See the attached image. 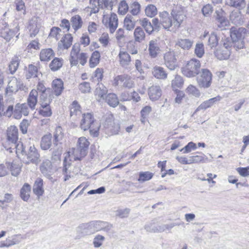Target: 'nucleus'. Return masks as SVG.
Listing matches in <instances>:
<instances>
[{
	"label": "nucleus",
	"instance_id": "obj_54",
	"mask_svg": "<svg viewBox=\"0 0 249 249\" xmlns=\"http://www.w3.org/2000/svg\"><path fill=\"white\" fill-rule=\"evenodd\" d=\"M145 12L147 16L152 18L157 14V9L155 6L150 4L146 7Z\"/></svg>",
	"mask_w": 249,
	"mask_h": 249
},
{
	"label": "nucleus",
	"instance_id": "obj_48",
	"mask_svg": "<svg viewBox=\"0 0 249 249\" xmlns=\"http://www.w3.org/2000/svg\"><path fill=\"white\" fill-rule=\"evenodd\" d=\"M225 3L227 5L238 8H242L245 5V0H226Z\"/></svg>",
	"mask_w": 249,
	"mask_h": 249
},
{
	"label": "nucleus",
	"instance_id": "obj_52",
	"mask_svg": "<svg viewBox=\"0 0 249 249\" xmlns=\"http://www.w3.org/2000/svg\"><path fill=\"white\" fill-rule=\"evenodd\" d=\"M183 85V80L182 77L178 75H176L174 79L172 81V87L176 89L178 88H180Z\"/></svg>",
	"mask_w": 249,
	"mask_h": 249
},
{
	"label": "nucleus",
	"instance_id": "obj_32",
	"mask_svg": "<svg viewBox=\"0 0 249 249\" xmlns=\"http://www.w3.org/2000/svg\"><path fill=\"white\" fill-rule=\"evenodd\" d=\"M230 19L235 25H241L243 23L240 9L233 11L230 15Z\"/></svg>",
	"mask_w": 249,
	"mask_h": 249
},
{
	"label": "nucleus",
	"instance_id": "obj_10",
	"mask_svg": "<svg viewBox=\"0 0 249 249\" xmlns=\"http://www.w3.org/2000/svg\"><path fill=\"white\" fill-rule=\"evenodd\" d=\"M25 238L26 237L21 234H14L10 236H8L5 241L1 242L0 247L9 248L16 245H18L22 240Z\"/></svg>",
	"mask_w": 249,
	"mask_h": 249
},
{
	"label": "nucleus",
	"instance_id": "obj_13",
	"mask_svg": "<svg viewBox=\"0 0 249 249\" xmlns=\"http://www.w3.org/2000/svg\"><path fill=\"white\" fill-rule=\"evenodd\" d=\"M22 86L23 84L20 79H18L15 77H12L8 82L6 92L7 94L16 92Z\"/></svg>",
	"mask_w": 249,
	"mask_h": 249
},
{
	"label": "nucleus",
	"instance_id": "obj_58",
	"mask_svg": "<svg viewBox=\"0 0 249 249\" xmlns=\"http://www.w3.org/2000/svg\"><path fill=\"white\" fill-rule=\"evenodd\" d=\"M195 53L196 55L201 58L204 54V45L202 43H198L196 45Z\"/></svg>",
	"mask_w": 249,
	"mask_h": 249
},
{
	"label": "nucleus",
	"instance_id": "obj_57",
	"mask_svg": "<svg viewBox=\"0 0 249 249\" xmlns=\"http://www.w3.org/2000/svg\"><path fill=\"white\" fill-rule=\"evenodd\" d=\"M186 92L189 94H191L196 97H199L201 94L199 89L193 85H190L187 87Z\"/></svg>",
	"mask_w": 249,
	"mask_h": 249
},
{
	"label": "nucleus",
	"instance_id": "obj_45",
	"mask_svg": "<svg viewBox=\"0 0 249 249\" xmlns=\"http://www.w3.org/2000/svg\"><path fill=\"white\" fill-rule=\"evenodd\" d=\"M141 25L144 28L147 33L150 35L154 31V29L152 24L147 18H143L140 20Z\"/></svg>",
	"mask_w": 249,
	"mask_h": 249
},
{
	"label": "nucleus",
	"instance_id": "obj_39",
	"mask_svg": "<svg viewBox=\"0 0 249 249\" xmlns=\"http://www.w3.org/2000/svg\"><path fill=\"white\" fill-rule=\"evenodd\" d=\"M31 186L26 183H25L20 190V197L25 201H27L30 197V193L31 192Z\"/></svg>",
	"mask_w": 249,
	"mask_h": 249
},
{
	"label": "nucleus",
	"instance_id": "obj_3",
	"mask_svg": "<svg viewBox=\"0 0 249 249\" xmlns=\"http://www.w3.org/2000/svg\"><path fill=\"white\" fill-rule=\"evenodd\" d=\"M200 66L201 63L199 60L196 59H192L181 68V72L184 76L187 77H194L198 74Z\"/></svg>",
	"mask_w": 249,
	"mask_h": 249
},
{
	"label": "nucleus",
	"instance_id": "obj_2",
	"mask_svg": "<svg viewBox=\"0 0 249 249\" xmlns=\"http://www.w3.org/2000/svg\"><path fill=\"white\" fill-rule=\"evenodd\" d=\"M80 126L84 131L89 129L90 135L93 137H96L99 135L100 124L96 121L92 115L90 113H87L83 115Z\"/></svg>",
	"mask_w": 249,
	"mask_h": 249
},
{
	"label": "nucleus",
	"instance_id": "obj_29",
	"mask_svg": "<svg viewBox=\"0 0 249 249\" xmlns=\"http://www.w3.org/2000/svg\"><path fill=\"white\" fill-rule=\"evenodd\" d=\"M118 57L120 64L122 67L126 68L130 64L131 57L126 52L121 51Z\"/></svg>",
	"mask_w": 249,
	"mask_h": 249
},
{
	"label": "nucleus",
	"instance_id": "obj_36",
	"mask_svg": "<svg viewBox=\"0 0 249 249\" xmlns=\"http://www.w3.org/2000/svg\"><path fill=\"white\" fill-rule=\"evenodd\" d=\"M154 76L158 79H164L167 78V73L162 67L155 66L152 71Z\"/></svg>",
	"mask_w": 249,
	"mask_h": 249
},
{
	"label": "nucleus",
	"instance_id": "obj_12",
	"mask_svg": "<svg viewBox=\"0 0 249 249\" xmlns=\"http://www.w3.org/2000/svg\"><path fill=\"white\" fill-rule=\"evenodd\" d=\"M76 231L79 234L78 238L87 235L94 233L91 221L89 223H82L76 229Z\"/></svg>",
	"mask_w": 249,
	"mask_h": 249
},
{
	"label": "nucleus",
	"instance_id": "obj_53",
	"mask_svg": "<svg viewBox=\"0 0 249 249\" xmlns=\"http://www.w3.org/2000/svg\"><path fill=\"white\" fill-rule=\"evenodd\" d=\"M135 25V23L131 20V16L127 15L124 20V27L126 30L131 31L134 28Z\"/></svg>",
	"mask_w": 249,
	"mask_h": 249
},
{
	"label": "nucleus",
	"instance_id": "obj_34",
	"mask_svg": "<svg viewBox=\"0 0 249 249\" xmlns=\"http://www.w3.org/2000/svg\"><path fill=\"white\" fill-rule=\"evenodd\" d=\"M53 89L55 95H60L64 89L63 82L60 79H56L53 81Z\"/></svg>",
	"mask_w": 249,
	"mask_h": 249
},
{
	"label": "nucleus",
	"instance_id": "obj_20",
	"mask_svg": "<svg viewBox=\"0 0 249 249\" xmlns=\"http://www.w3.org/2000/svg\"><path fill=\"white\" fill-rule=\"evenodd\" d=\"M246 29L243 27L238 29L231 28V37L232 41L244 40L246 34Z\"/></svg>",
	"mask_w": 249,
	"mask_h": 249
},
{
	"label": "nucleus",
	"instance_id": "obj_43",
	"mask_svg": "<svg viewBox=\"0 0 249 249\" xmlns=\"http://www.w3.org/2000/svg\"><path fill=\"white\" fill-rule=\"evenodd\" d=\"M54 144L57 145L58 142L61 143L64 138V133L61 127L57 126L53 133Z\"/></svg>",
	"mask_w": 249,
	"mask_h": 249
},
{
	"label": "nucleus",
	"instance_id": "obj_15",
	"mask_svg": "<svg viewBox=\"0 0 249 249\" xmlns=\"http://www.w3.org/2000/svg\"><path fill=\"white\" fill-rule=\"evenodd\" d=\"M221 99V97L220 96H217L204 101L196 108L192 116L194 117L197 112L201 110H205L208 108L211 107L214 104L219 101Z\"/></svg>",
	"mask_w": 249,
	"mask_h": 249
},
{
	"label": "nucleus",
	"instance_id": "obj_33",
	"mask_svg": "<svg viewBox=\"0 0 249 249\" xmlns=\"http://www.w3.org/2000/svg\"><path fill=\"white\" fill-rule=\"evenodd\" d=\"M54 54V52L52 49H42L40 53V59L41 61H48Z\"/></svg>",
	"mask_w": 249,
	"mask_h": 249
},
{
	"label": "nucleus",
	"instance_id": "obj_21",
	"mask_svg": "<svg viewBox=\"0 0 249 249\" xmlns=\"http://www.w3.org/2000/svg\"><path fill=\"white\" fill-rule=\"evenodd\" d=\"M104 126L107 132L112 135L117 134L120 130L119 124H116L111 119H107Z\"/></svg>",
	"mask_w": 249,
	"mask_h": 249
},
{
	"label": "nucleus",
	"instance_id": "obj_42",
	"mask_svg": "<svg viewBox=\"0 0 249 249\" xmlns=\"http://www.w3.org/2000/svg\"><path fill=\"white\" fill-rule=\"evenodd\" d=\"M80 107L77 102L74 101L71 104L70 107V115L71 117H80L81 115V111L80 110Z\"/></svg>",
	"mask_w": 249,
	"mask_h": 249
},
{
	"label": "nucleus",
	"instance_id": "obj_27",
	"mask_svg": "<svg viewBox=\"0 0 249 249\" xmlns=\"http://www.w3.org/2000/svg\"><path fill=\"white\" fill-rule=\"evenodd\" d=\"M38 92L36 89H32L27 98V104L29 108L32 110H34L36 106L37 103Z\"/></svg>",
	"mask_w": 249,
	"mask_h": 249
},
{
	"label": "nucleus",
	"instance_id": "obj_31",
	"mask_svg": "<svg viewBox=\"0 0 249 249\" xmlns=\"http://www.w3.org/2000/svg\"><path fill=\"white\" fill-rule=\"evenodd\" d=\"M70 22L74 32H76L77 30L81 29L83 25L82 19L78 15L72 16L71 18Z\"/></svg>",
	"mask_w": 249,
	"mask_h": 249
},
{
	"label": "nucleus",
	"instance_id": "obj_44",
	"mask_svg": "<svg viewBox=\"0 0 249 249\" xmlns=\"http://www.w3.org/2000/svg\"><path fill=\"white\" fill-rule=\"evenodd\" d=\"M63 63V60L62 58L55 57L50 63L49 67L52 71H55L62 67Z\"/></svg>",
	"mask_w": 249,
	"mask_h": 249
},
{
	"label": "nucleus",
	"instance_id": "obj_35",
	"mask_svg": "<svg viewBox=\"0 0 249 249\" xmlns=\"http://www.w3.org/2000/svg\"><path fill=\"white\" fill-rule=\"evenodd\" d=\"M52 136L51 133L44 135L41 139L40 146L42 149H49L52 145Z\"/></svg>",
	"mask_w": 249,
	"mask_h": 249
},
{
	"label": "nucleus",
	"instance_id": "obj_9",
	"mask_svg": "<svg viewBox=\"0 0 249 249\" xmlns=\"http://www.w3.org/2000/svg\"><path fill=\"white\" fill-rule=\"evenodd\" d=\"M164 64L170 70H174L178 66L177 58L175 52L170 51L163 55Z\"/></svg>",
	"mask_w": 249,
	"mask_h": 249
},
{
	"label": "nucleus",
	"instance_id": "obj_5",
	"mask_svg": "<svg viewBox=\"0 0 249 249\" xmlns=\"http://www.w3.org/2000/svg\"><path fill=\"white\" fill-rule=\"evenodd\" d=\"M231 42L227 40L223 41L214 52V55L219 60L228 59L231 53Z\"/></svg>",
	"mask_w": 249,
	"mask_h": 249
},
{
	"label": "nucleus",
	"instance_id": "obj_60",
	"mask_svg": "<svg viewBox=\"0 0 249 249\" xmlns=\"http://www.w3.org/2000/svg\"><path fill=\"white\" fill-rule=\"evenodd\" d=\"M37 89L42 92L40 95V100H44L46 98H50V96L48 97V94L46 92L45 87L41 82H38L37 85Z\"/></svg>",
	"mask_w": 249,
	"mask_h": 249
},
{
	"label": "nucleus",
	"instance_id": "obj_14",
	"mask_svg": "<svg viewBox=\"0 0 249 249\" xmlns=\"http://www.w3.org/2000/svg\"><path fill=\"white\" fill-rule=\"evenodd\" d=\"M25 155L27 157V163H33L37 164L40 160V155L34 145L30 146L28 153H26Z\"/></svg>",
	"mask_w": 249,
	"mask_h": 249
},
{
	"label": "nucleus",
	"instance_id": "obj_16",
	"mask_svg": "<svg viewBox=\"0 0 249 249\" xmlns=\"http://www.w3.org/2000/svg\"><path fill=\"white\" fill-rule=\"evenodd\" d=\"M40 27V19L37 17L32 18L28 27L30 36L35 37L38 34Z\"/></svg>",
	"mask_w": 249,
	"mask_h": 249
},
{
	"label": "nucleus",
	"instance_id": "obj_17",
	"mask_svg": "<svg viewBox=\"0 0 249 249\" xmlns=\"http://www.w3.org/2000/svg\"><path fill=\"white\" fill-rule=\"evenodd\" d=\"M51 102L50 98H46L44 100H40V105L41 108L39 110V113L44 117H49L52 114V110L50 107Z\"/></svg>",
	"mask_w": 249,
	"mask_h": 249
},
{
	"label": "nucleus",
	"instance_id": "obj_18",
	"mask_svg": "<svg viewBox=\"0 0 249 249\" xmlns=\"http://www.w3.org/2000/svg\"><path fill=\"white\" fill-rule=\"evenodd\" d=\"M73 37L71 34H67L63 36L58 43V49L60 51L68 50L72 45Z\"/></svg>",
	"mask_w": 249,
	"mask_h": 249
},
{
	"label": "nucleus",
	"instance_id": "obj_22",
	"mask_svg": "<svg viewBox=\"0 0 249 249\" xmlns=\"http://www.w3.org/2000/svg\"><path fill=\"white\" fill-rule=\"evenodd\" d=\"M148 51L152 58H156L160 53L161 50L156 40H151L149 42Z\"/></svg>",
	"mask_w": 249,
	"mask_h": 249
},
{
	"label": "nucleus",
	"instance_id": "obj_47",
	"mask_svg": "<svg viewBox=\"0 0 249 249\" xmlns=\"http://www.w3.org/2000/svg\"><path fill=\"white\" fill-rule=\"evenodd\" d=\"M107 92V89L103 85L98 84L95 90V95L100 98L105 99Z\"/></svg>",
	"mask_w": 249,
	"mask_h": 249
},
{
	"label": "nucleus",
	"instance_id": "obj_23",
	"mask_svg": "<svg viewBox=\"0 0 249 249\" xmlns=\"http://www.w3.org/2000/svg\"><path fill=\"white\" fill-rule=\"evenodd\" d=\"M80 51V45L79 43H75L72 46L70 54V62L71 66L78 64V56Z\"/></svg>",
	"mask_w": 249,
	"mask_h": 249
},
{
	"label": "nucleus",
	"instance_id": "obj_6",
	"mask_svg": "<svg viewBox=\"0 0 249 249\" xmlns=\"http://www.w3.org/2000/svg\"><path fill=\"white\" fill-rule=\"evenodd\" d=\"M212 78L211 72L207 69H202L197 74L196 80L200 88H208L211 85Z\"/></svg>",
	"mask_w": 249,
	"mask_h": 249
},
{
	"label": "nucleus",
	"instance_id": "obj_25",
	"mask_svg": "<svg viewBox=\"0 0 249 249\" xmlns=\"http://www.w3.org/2000/svg\"><path fill=\"white\" fill-rule=\"evenodd\" d=\"M43 179L40 178H38L35 180L33 187V193L39 198L42 196L44 193V190L43 189Z\"/></svg>",
	"mask_w": 249,
	"mask_h": 249
},
{
	"label": "nucleus",
	"instance_id": "obj_37",
	"mask_svg": "<svg viewBox=\"0 0 249 249\" xmlns=\"http://www.w3.org/2000/svg\"><path fill=\"white\" fill-rule=\"evenodd\" d=\"M10 146H12V148L11 149H8V150H9L10 152H13V150H15L16 154L18 156H19V154L24 155L26 154L25 147H24L23 143L20 142H15L11 145Z\"/></svg>",
	"mask_w": 249,
	"mask_h": 249
},
{
	"label": "nucleus",
	"instance_id": "obj_50",
	"mask_svg": "<svg viewBox=\"0 0 249 249\" xmlns=\"http://www.w3.org/2000/svg\"><path fill=\"white\" fill-rule=\"evenodd\" d=\"M153 176V173L148 171L141 172L139 173V177L138 179V181L140 182H144L151 179Z\"/></svg>",
	"mask_w": 249,
	"mask_h": 249
},
{
	"label": "nucleus",
	"instance_id": "obj_38",
	"mask_svg": "<svg viewBox=\"0 0 249 249\" xmlns=\"http://www.w3.org/2000/svg\"><path fill=\"white\" fill-rule=\"evenodd\" d=\"M194 41L189 39H179L178 40L176 45L183 50H189L193 46Z\"/></svg>",
	"mask_w": 249,
	"mask_h": 249
},
{
	"label": "nucleus",
	"instance_id": "obj_62",
	"mask_svg": "<svg viewBox=\"0 0 249 249\" xmlns=\"http://www.w3.org/2000/svg\"><path fill=\"white\" fill-rule=\"evenodd\" d=\"M105 238L101 235H97L95 236L93 241V244L95 248H99L102 246Z\"/></svg>",
	"mask_w": 249,
	"mask_h": 249
},
{
	"label": "nucleus",
	"instance_id": "obj_8",
	"mask_svg": "<svg viewBox=\"0 0 249 249\" xmlns=\"http://www.w3.org/2000/svg\"><path fill=\"white\" fill-rule=\"evenodd\" d=\"M102 22L105 26L108 28L111 33H113L118 25L117 16L112 13L108 17L107 16H104Z\"/></svg>",
	"mask_w": 249,
	"mask_h": 249
},
{
	"label": "nucleus",
	"instance_id": "obj_59",
	"mask_svg": "<svg viewBox=\"0 0 249 249\" xmlns=\"http://www.w3.org/2000/svg\"><path fill=\"white\" fill-rule=\"evenodd\" d=\"M197 148L196 143L193 142H189L184 147L180 150V151L183 153H188L191 152L192 150H195Z\"/></svg>",
	"mask_w": 249,
	"mask_h": 249
},
{
	"label": "nucleus",
	"instance_id": "obj_63",
	"mask_svg": "<svg viewBox=\"0 0 249 249\" xmlns=\"http://www.w3.org/2000/svg\"><path fill=\"white\" fill-rule=\"evenodd\" d=\"M130 13L133 15H137L140 12L141 5L138 2H134L130 5Z\"/></svg>",
	"mask_w": 249,
	"mask_h": 249
},
{
	"label": "nucleus",
	"instance_id": "obj_28",
	"mask_svg": "<svg viewBox=\"0 0 249 249\" xmlns=\"http://www.w3.org/2000/svg\"><path fill=\"white\" fill-rule=\"evenodd\" d=\"M148 95L152 101L158 100L161 96V90L158 86H153L149 88Z\"/></svg>",
	"mask_w": 249,
	"mask_h": 249
},
{
	"label": "nucleus",
	"instance_id": "obj_64",
	"mask_svg": "<svg viewBox=\"0 0 249 249\" xmlns=\"http://www.w3.org/2000/svg\"><path fill=\"white\" fill-rule=\"evenodd\" d=\"M61 30L57 27H53L52 28L49 34V36L55 38L57 40H58L60 32Z\"/></svg>",
	"mask_w": 249,
	"mask_h": 249
},
{
	"label": "nucleus",
	"instance_id": "obj_11",
	"mask_svg": "<svg viewBox=\"0 0 249 249\" xmlns=\"http://www.w3.org/2000/svg\"><path fill=\"white\" fill-rule=\"evenodd\" d=\"M0 35L6 41H9L15 35L14 31L9 28L6 22L0 23Z\"/></svg>",
	"mask_w": 249,
	"mask_h": 249
},
{
	"label": "nucleus",
	"instance_id": "obj_40",
	"mask_svg": "<svg viewBox=\"0 0 249 249\" xmlns=\"http://www.w3.org/2000/svg\"><path fill=\"white\" fill-rule=\"evenodd\" d=\"M106 102L111 107H115L119 104V100L114 93H109L105 97Z\"/></svg>",
	"mask_w": 249,
	"mask_h": 249
},
{
	"label": "nucleus",
	"instance_id": "obj_41",
	"mask_svg": "<svg viewBox=\"0 0 249 249\" xmlns=\"http://www.w3.org/2000/svg\"><path fill=\"white\" fill-rule=\"evenodd\" d=\"M20 59L17 55L14 56L9 65L10 73L13 74L17 70L19 64Z\"/></svg>",
	"mask_w": 249,
	"mask_h": 249
},
{
	"label": "nucleus",
	"instance_id": "obj_46",
	"mask_svg": "<svg viewBox=\"0 0 249 249\" xmlns=\"http://www.w3.org/2000/svg\"><path fill=\"white\" fill-rule=\"evenodd\" d=\"M100 54L98 51H95L92 53L89 59V66L94 68L99 63Z\"/></svg>",
	"mask_w": 249,
	"mask_h": 249
},
{
	"label": "nucleus",
	"instance_id": "obj_24",
	"mask_svg": "<svg viewBox=\"0 0 249 249\" xmlns=\"http://www.w3.org/2000/svg\"><path fill=\"white\" fill-rule=\"evenodd\" d=\"M94 233L100 231H108L112 228V225L102 221H91Z\"/></svg>",
	"mask_w": 249,
	"mask_h": 249
},
{
	"label": "nucleus",
	"instance_id": "obj_51",
	"mask_svg": "<svg viewBox=\"0 0 249 249\" xmlns=\"http://www.w3.org/2000/svg\"><path fill=\"white\" fill-rule=\"evenodd\" d=\"M123 86L126 88L130 89L134 86V82L130 76L127 74H123Z\"/></svg>",
	"mask_w": 249,
	"mask_h": 249
},
{
	"label": "nucleus",
	"instance_id": "obj_4",
	"mask_svg": "<svg viewBox=\"0 0 249 249\" xmlns=\"http://www.w3.org/2000/svg\"><path fill=\"white\" fill-rule=\"evenodd\" d=\"M89 145V142L85 137H82L78 139L77 147L73 150V158L75 160H81L86 156Z\"/></svg>",
	"mask_w": 249,
	"mask_h": 249
},
{
	"label": "nucleus",
	"instance_id": "obj_1",
	"mask_svg": "<svg viewBox=\"0 0 249 249\" xmlns=\"http://www.w3.org/2000/svg\"><path fill=\"white\" fill-rule=\"evenodd\" d=\"M160 23L163 28L169 30L178 29L186 18L184 9L181 7H176L173 9L170 15L167 11L159 14Z\"/></svg>",
	"mask_w": 249,
	"mask_h": 249
},
{
	"label": "nucleus",
	"instance_id": "obj_56",
	"mask_svg": "<svg viewBox=\"0 0 249 249\" xmlns=\"http://www.w3.org/2000/svg\"><path fill=\"white\" fill-rule=\"evenodd\" d=\"M8 166H10L11 174L14 176H17L20 172V166L19 164L15 163H8Z\"/></svg>",
	"mask_w": 249,
	"mask_h": 249
},
{
	"label": "nucleus",
	"instance_id": "obj_19",
	"mask_svg": "<svg viewBox=\"0 0 249 249\" xmlns=\"http://www.w3.org/2000/svg\"><path fill=\"white\" fill-rule=\"evenodd\" d=\"M113 2L112 0H97V3L95 6L91 7V12L96 14L99 12V9H112Z\"/></svg>",
	"mask_w": 249,
	"mask_h": 249
},
{
	"label": "nucleus",
	"instance_id": "obj_30",
	"mask_svg": "<svg viewBox=\"0 0 249 249\" xmlns=\"http://www.w3.org/2000/svg\"><path fill=\"white\" fill-rule=\"evenodd\" d=\"M134 39L135 42L142 43L145 40L146 35L142 27H137L133 33Z\"/></svg>",
	"mask_w": 249,
	"mask_h": 249
},
{
	"label": "nucleus",
	"instance_id": "obj_61",
	"mask_svg": "<svg viewBox=\"0 0 249 249\" xmlns=\"http://www.w3.org/2000/svg\"><path fill=\"white\" fill-rule=\"evenodd\" d=\"M128 10V5L125 0H122L119 5L118 12L121 15H124Z\"/></svg>",
	"mask_w": 249,
	"mask_h": 249
},
{
	"label": "nucleus",
	"instance_id": "obj_26",
	"mask_svg": "<svg viewBox=\"0 0 249 249\" xmlns=\"http://www.w3.org/2000/svg\"><path fill=\"white\" fill-rule=\"evenodd\" d=\"M52 167L51 161L49 160H45L41 163L39 168L42 174L49 178L52 172Z\"/></svg>",
	"mask_w": 249,
	"mask_h": 249
},
{
	"label": "nucleus",
	"instance_id": "obj_55",
	"mask_svg": "<svg viewBox=\"0 0 249 249\" xmlns=\"http://www.w3.org/2000/svg\"><path fill=\"white\" fill-rule=\"evenodd\" d=\"M217 36L214 33H212L209 37L208 45L211 48L216 47L218 44Z\"/></svg>",
	"mask_w": 249,
	"mask_h": 249
},
{
	"label": "nucleus",
	"instance_id": "obj_49",
	"mask_svg": "<svg viewBox=\"0 0 249 249\" xmlns=\"http://www.w3.org/2000/svg\"><path fill=\"white\" fill-rule=\"evenodd\" d=\"M38 69L37 67L33 64L28 66V70L26 74L27 79L37 76Z\"/></svg>",
	"mask_w": 249,
	"mask_h": 249
},
{
	"label": "nucleus",
	"instance_id": "obj_7",
	"mask_svg": "<svg viewBox=\"0 0 249 249\" xmlns=\"http://www.w3.org/2000/svg\"><path fill=\"white\" fill-rule=\"evenodd\" d=\"M18 140V129L15 126H11L7 130V140L4 144L5 148L8 150L12 148L10 146L12 144L17 142Z\"/></svg>",
	"mask_w": 249,
	"mask_h": 249
}]
</instances>
